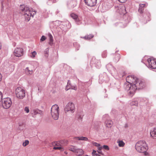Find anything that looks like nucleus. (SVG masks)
<instances>
[{
    "label": "nucleus",
    "instance_id": "1",
    "mask_svg": "<svg viewBox=\"0 0 156 156\" xmlns=\"http://www.w3.org/2000/svg\"><path fill=\"white\" fill-rule=\"evenodd\" d=\"M135 148L136 150L140 153L144 152L145 155H147L148 153L146 152L147 148V145L144 141H139L136 144Z\"/></svg>",
    "mask_w": 156,
    "mask_h": 156
},
{
    "label": "nucleus",
    "instance_id": "2",
    "mask_svg": "<svg viewBox=\"0 0 156 156\" xmlns=\"http://www.w3.org/2000/svg\"><path fill=\"white\" fill-rule=\"evenodd\" d=\"M51 114L52 118L55 120L58 119L59 115V108L57 105H53L51 108Z\"/></svg>",
    "mask_w": 156,
    "mask_h": 156
},
{
    "label": "nucleus",
    "instance_id": "3",
    "mask_svg": "<svg viewBox=\"0 0 156 156\" xmlns=\"http://www.w3.org/2000/svg\"><path fill=\"white\" fill-rule=\"evenodd\" d=\"M15 94L18 98L22 99L25 96V91L22 87H19L15 90Z\"/></svg>",
    "mask_w": 156,
    "mask_h": 156
},
{
    "label": "nucleus",
    "instance_id": "4",
    "mask_svg": "<svg viewBox=\"0 0 156 156\" xmlns=\"http://www.w3.org/2000/svg\"><path fill=\"white\" fill-rule=\"evenodd\" d=\"M133 84L134 86L137 88V89L138 90L142 89L146 86V84L144 80L137 78Z\"/></svg>",
    "mask_w": 156,
    "mask_h": 156
},
{
    "label": "nucleus",
    "instance_id": "5",
    "mask_svg": "<svg viewBox=\"0 0 156 156\" xmlns=\"http://www.w3.org/2000/svg\"><path fill=\"white\" fill-rule=\"evenodd\" d=\"M12 104L11 99L9 98H4L2 100V106L5 109L9 108Z\"/></svg>",
    "mask_w": 156,
    "mask_h": 156
},
{
    "label": "nucleus",
    "instance_id": "6",
    "mask_svg": "<svg viewBox=\"0 0 156 156\" xmlns=\"http://www.w3.org/2000/svg\"><path fill=\"white\" fill-rule=\"evenodd\" d=\"M126 90H127L128 93L130 95L133 94L137 89L133 84H128L127 85L126 87Z\"/></svg>",
    "mask_w": 156,
    "mask_h": 156
},
{
    "label": "nucleus",
    "instance_id": "7",
    "mask_svg": "<svg viewBox=\"0 0 156 156\" xmlns=\"http://www.w3.org/2000/svg\"><path fill=\"white\" fill-rule=\"evenodd\" d=\"M148 63V67L152 69H156V59L153 58H148L147 60Z\"/></svg>",
    "mask_w": 156,
    "mask_h": 156
},
{
    "label": "nucleus",
    "instance_id": "8",
    "mask_svg": "<svg viewBox=\"0 0 156 156\" xmlns=\"http://www.w3.org/2000/svg\"><path fill=\"white\" fill-rule=\"evenodd\" d=\"M75 108L74 104L72 102H69L66 105L65 108V111L66 112L69 111L72 112L74 111Z\"/></svg>",
    "mask_w": 156,
    "mask_h": 156
},
{
    "label": "nucleus",
    "instance_id": "9",
    "mask_svg": "<svg viewBox=\"0 0 156 156\" xmlns=\"http://www.w3.org/2000/svg\"><path fill=\"white\" fill-rule=\"evenodd\" d=\"M13 54L16 57H20L23 55V50L21 48H16L15 49Z\"/></svg>",
    "mask_w": 156,
    "mask_h": 156
},
{
    "label": "nucleus",
    "instance_id": "10",
    "mask_svg": "<svg viewBox=\"0 0 156 156\" xmlns=\"http://www.w3.org/2000/svg\"><path fill=\"white\" fill-rule=\"evenodd\" d=\"M137 78L133 75L129 76L127 77L126 80L129 84H134Z\"/></svg>",
    "mask_w": 156,
    "mask_h": 156
},
{
    "label": "nucleus",
    "instance_id": "11",
    "mask_svg": "<svg viewBox=\"0 0 156 156\" xmlns=\"http://www.w3.org/2000/svg\"><path fill=\"white\" fill-rule=\"evenodd\" d=\"M85 3L88 6L92 7L96 4L97 0H85Z\"/></svg>",
    "mask_w": 156,
    "mask_h": 156
},
{
    "label": "nucleus",
    "instance_id": "12",
    "mask_svg": "<svg viewBox=\"0 0 156 156\" xmlns=\"http://www.w3.org/2000/svg\"><path fill=\"white\" fill-rule=\"evenodd\" d=\"M117 12L120 14L124 15L126 13L125 7L123 5H120L118 7Z\"/></svg>",
    "mask_w": 156,
    "mask_h": 156
},
{
    "label": "nucleus",
    "instance_id": "13",
    "mask_svg": "<svg viewBox=\"0 0 156 156\" xmlns=\"http://www.w3.org/2000/svg\"><path fill=\"white\" fill-rule=\"evenodd\" d=\"M22 11L23 12L24 14H27L30 15L34 16V13L32 15L33 12L30 10L29 7H25L24 8L21 9Z\"/></svg>",
    "mask_w": 156,
    "mask_h": 156
},
{
    "label": "nucleus",
    "instance_id": "14",
    "mask_svg": "<svg viewBox=\"0 0 156 156\" xmlns=\"http://www.w3.org/2000/svg\"><path fill=\"white\" fill-rule=\"evenodd\" d=\"M105 125L106 127L111 128L113 125V122L111 120L107 119L105 122Z\"/></svg>",
    "mask_w": 156,
    "mask_h": 156
},
{
    "label": "nucleus",
    "instance_id": "15",
    "mask_svg": "<svg viewBox=\"0 0 156 156\" xmlns=\"http://www.w3.org/2000/svg\"><path fill=\"white\" fill-rule=\"evenodd\" d=\"M75 153L77 155L81 156L83 154L84 152L83 150L82 149H76Z\"/></svg>",
    "mask_w": 156,
    "mask_h": 156
},
{
    "label": "nucleus",
    "instance_id": "16",
    "mask_svg": "<svg viewBox=\"0 0 156 156\" xmlns=\"http://www.w3.org/2000/svg\"><path fill=\"white\" fill-rule=\"evenodd\" d=\"M146 6V4H140L138 9L139 12L140 13H142L144 8Z\"/></svg>",
    "mask_w": 156,
    "mask_h": 156
},
{
    "label": "nucleus",
    "instance_id": "17",
    "mask_svg": "<svg viewBox=\"0 0 156 156\" xmlns=\"http://www.w3.org/2000/svg\"><path fill=\"white\" fill-rule=\"evenodd\" d=\"M25 73L28 75H30L32 73V70H30L28 67H27L25 69Z\"/></svg>",
    "mask_w": 156,
    "mask_h": 156
},
{
    "label": "nucleus",
    "instance_id": "18",
    "mask_svg": "<svg viewBox=\"0 0 156 156\" xmlns=\"http://www.w3.org/2000/svg\"><path fill=\"white\" fill-rule=\"evenodd\" d=\"M92 144L94 146L97 147L99 150L101 151V150L102 147L100 144L94 142H92Z\"/></svg>",
    "mask_w": 156,
    "mask_h": 156
},
{
    "label": "nucleus",
    "instance_id": "19",
    "mask_svg": "<svg viewBox=\"0 0 156 156\" xmlns=\"http://www.w3.org/2000/svg\"><path fill=\"white\" fill-rule=\"evenodd\" d=\"M151 135L154 139H156V129L151 132Z\"/></svg>",
    "mask_w": 156,
    "mask_h": 156
},
{
    "label": "nucleus",
    "instance_id": "20",
    "mask_svg": "<svg viewBox=\"0 0 156 156\" xmlns=\"http://www.w3.org/2000/svg\"><path fill=\"white\" fill-rule=\"evenodd\" d=\"M75 138L77 139L78 140L87 141L88 140V139L87 137L84 136H80L78 137H75Z\"/></svg>",
    "mask_w": 156,
    "mask_h": 156
},
{
    "label": "nucleus",
    "instance_id": "21",
    "mask_svg": "<svg viewBox=\"0 0 156 156\" xmlns=\"http://www.w3.org/2000/svg\"><path fill=\"white\" fill-rule=\"evenodd\" d=\"M34 115H36L37 114H40V115H42L43 112L42 111L39 110L38 109H35L34 110Z\"/></svg>",
    "mask_w": 156,
    "mask_h": 156
},
{
    "label": "nucleus",
    "instance_id": "22",
    "mask_svg": "<svg viewBox=\"0 0 156 156\" xmlns=\"http://www.w3.org/2000/svg\"><path fill=\"white\" fill-rule=\"evenodd\" d=\"M117 143L119 147H123L125 144V143L122 140L118 141Z\"/></svg>",
    "mask_w": 156,
    "mask_h": 156
},
{
    "label": "nucleus",
    "instance_id": "23",
    "mask_svg": "<svg viewBox=\"0 0 156 156\" xmlns=\"http://www.w3.org/2000/svg\"><path fill=\"white\" fill-rule=\"evenodd\" d=\"M94 36L92 34L87 35L84 37L83 38L85 39L90 40Z\"/></svg>",
    "mask_w": 156,
    "mask_h": 156
},
{
    "label": "nucleus",
    "instance_id": "24",
    "mask_svg": "<svg viewBox=\"0 0 156 156\" xmlns=\"http://www.w3.org/2000/svg\"><path fill=\"white\" fill-rule=\"evenodd\" d=\"M24 16L26 20H27V21H29L30 20L31 16H33V15H30L27 14H25Z\"/></svg>",
    "mask_w": 156,
    "mask_h": 156
},
{
    "label": "nucleus",
    "instance_id": "25",
    "mask_svg": "<svg viewBox=\"0 0 156 156\" xmlns=\"http://www.w3.org/2000/svg\"><path fill=\"white\" fill-rule=\"evenodd\" d=\"M69 149L70 151L75 153V151H76V149L75 148V147L73 146H70L69 147Z\"/></svg>",
    "mask_w": 156,
    "mask_h": 156
},
{
    "label": "nucleus",
    "instance_id": "26",
    "mask_svg": "<svg viewBox=\"0 0 156 156\" xmlns=\"http://www.w3.org/2000/svg\"><path fill=\"white\" fill-rule=\"evenodd\" d=\"M48 36L49 38L50 44L51 43H52L53 41V37L52 35L50 33H48Z\"/></svg>",
    "mask_w": 156,
    "mask_h": 156
},
{
    "label": "nucleus",
    "instance_id": "27",
    "mask_svg": "<svg viewBox=\"0 0 156 156\" xmlns=\"http://www.w3.org/2000/svg\"><path fill=\"white\" fill-rule=\"evenodd\" d=\"M53 149L54 150H57L58 149L61 150V151H63L64 149L63 148L61 147L60 146H57V147H53Z\"/></svg>",
    "mask_w": 156,
    "mask_h": 156
},
{
    "label": "nucleus",
    "instance_id": "28",
    "mask_svg": "<svg viewBox=\"0 0 156 156\" xmlns=\"http://www.w3.org/2000/svg\"><path fill=\"white\" fill-rule=\"evenodd\" d=\"M72 18L73 19H74V20L77 18L78 17V16L76 15V14L74 13H72L70 14Z\"/></svg>",
    "mask_w": 156,
    "mask_h": 156
},
{
    "label": "nucleus",
    "instance_id": "29",
    "mask_svg": "<svg viewBox=\"0 0 156 156\" xmlns=\"http://www.w3.org/2000/svg\"><path fill=\"white\" fill-rule=\"evenodd\" d=\"M29 141L28 140H25L24 142H23V145L24 147H25L27 146L29 144Z\"/></svg>",
    "mask_w": 156,
    "mask_h": 156
},
{
    "label": "nucleus",
    "instance_id": "30",
    "mask_svg": "<svg viewBox=\"0 0 156 156\" xmlns=\"http://www.w3.org/2000/svg\"><path fill=\"white\" fill-rule=\"evenodd\" d=\"M31 54L32 55L30 56V57L31 58H34L37 55V52L35 51H34L31 53Z\"/></svg>",
    "mask_w": 156,
    "mask_h": 156
},
{
    "label": "nucleus",
    "instance_id": "31",
    "mask_svg": "<svg viewBox=\"0 0 156 156\" xmlns=\"http://www.w3.org/2000/svg\"><path fill=\"white\" fill-rule=\"evenodd\" d=\"M24 111L27 113H28L30 112V110L29 108L27 107H26L24 108Z\"/></svg>",
    "mask_w": 156,
    "mask_h": 156
},
{
    "label": "nucleus",
    "instance_id": "32",
    "mask_svg": "<svg viewBox=\"0 0 156 156\" xmlns=\"http://www.w3.org/2000/svg\"><path fill=\"white\" fill-rule=\"evenodd\" d=\"M102 148H104V149L106 150H109V147L107 145H103L102 147Z\"/></svg>",
    "mask_w": 156,
    "mask_h": 156
},
{
    "label": "nucleus",
    "instance_id": "33",
    "mask_svg": "<svg viewBox=\"0 0 156 156\" xmlns=\"http://www.w3.org/2000/svg\"><path fill=\"white\" fill-rule=\"evenodd\" d=\"M75 21L78 24H79L80 23V20L79 18L78 17L75 20Z\"/></svg>",
    "mask_w": 156,
    "mask_h": 156
},
{
    "label": "nucleus",
    "instance_id": "34",
    "mask_svg": "<svg viewBox=\"0 0 156 156\" xmlns=\"http://www.w3.org/2000/svg\"><path fill=\"white\" fill-rule=\"evenodd\" d=\"M46 37L44 36H42L40 39V41H44L46 40Z\"/></svg>",
    "mask_w": 156,
    "mask_h": 156
},
{
    "label": "nucleus",
    "instance_id": "35",
    "mask_svg": "<svg viewBox=\"0 0 156 156\" xmlns=\"http://www.w3.org/2000/svg\"><path fill=\"white\" fill-rule=\"evenodd\" d=\"M96 153V151L94 150H93L92 153L93 156H95V155L96 156L97 154H98Z\"/></svg>",
    "mask_w": 156,
    "mask_h": 156
},
{
    "label": "nucleus",
    "instance_id": "36",
    "mask_svg": "<svg viewBox=\"0 0 156 156\" xmlns=\"http://www.w3.org/2000/svg\"><path fill=\"white\" fill-rule=\"evenodd\" d=\"M77 118L79 121L82 120V117L81 116V115H78L77 116Z\"/></svg>",
    "mask_w": 156,
    "mask_h": 156
},
{
    "label": "nucleus",
    "instance_id": "37",
    "mask_svg": "<svg viewBox=\"0 0 156 156\" xmlns=\"http://www.w3.org/2000/svg\"><path fill=\"white\" fill-rule=\"evenodd\" d=\"M53 145H56L57 146H59V144L58 142H55L53 143Z\"/></svg>",
    "mask_w": 156,
    "mask_h": 156
},
{
    "label": "nucleus",
    "instance_id": "38",
    "mask_svg": "<svg viewBox=\"0 0 156 156\" xmlns=\"http://www.w3.org/2000/svg\"><path fill=\"white\" fill-rule=\"evenodd\" d=\"M10 67L11 68V70H10V72H11L14 70V67L13 66H10Z\"/></svg>",
    "mask_w": 156,
    "mask_h": 156
},
{
    "label": "nucleus",
    "instance_id": "39",
    "mask_svg": "<svg viewBox=\"0 0 156 156\" xmlns=\"http://www.w3.org/2000/svg\"><path fill=\"white\" fill-rule=\"evenodd\" d=\"M2 93L0 91V101L2 100Z\"/></svg>",
    "mask_w": 156,
    "mask_h": 156
},
{
    "label": "nucleus",
    "instance_id": "40",
    "mask_svg": "<svg viewBox=\"0 0 156 156\" xmlns=\"http://www.w3.org/2000/svg\"><path fill=\"white\" fill-rule=\"evenodd\" d=\"M119 2L121 3L125 2L127 0H118Z\"/></svg>",
    "mask_w": 156,
    "mask_h": 156
},
{
    "label": "nucleus",
    "instance_id": "41",
    "mask_svg": "<svg viewBox=\"0 0 156 156\" xmlns=\"http://www.w3.org/2000/svg\"><path fill=\"white\" fill-rule=\"evenodd\" d=\"M72 88L73 89H74V90H76V89H77V87H76V86L73 87H72Z\"/></svg>",
    "mask_w": 156,
    "mask_h": 156
},
{
    "label": "nucleus",
    "instance_id": "42",
    "mask_svg": "<svg viewBox=\"0 0 156 156\" xmlns=\"http://www.w3.org/2000/svg\"><path fill=\"white\" fill-rule=\"evenodd\" d=\"M2 79V75L0 73V81H1Z\"/></svg>",
    "mask_w": 156,
    "mask_h": 156
},
{
    "label": "nucleus",
    "instance_id": "43",
    "mask_svg": "<svg viewBox=\"0 0 156 156\" xmlns=\"http://www.w3.org/2000/svg\"><path fill=\"white\" fill-rule=\"evenodd\" d=\"M99 151H99H98V153H99L100 154H102V152H101V151Z\"/></svg>",
    "mask_w": 156,
    "mask_h": 156
},
{
    "label": "nucleus",
    "instance_id": "44",
    "mask_svg": "<svg viewBox=\"0 0 156 156\" xmlns=\"http://www.w3.org/2000/svg\"><path fill=\"white\" fill-rule=\"evenodd\" d=\"M2 48V44L1 43H0V50Z\"/></svg>",
    "mask_w": 156,
    "mask_h": 156
},
{
    "label": "nucleus",
    "instance_id": "45",
    "mask_svg": "<svg viewBox=\"0 0 156 156\" xmlns=\"http://www.w3.org/2000/svg\"><path fill=\"white\" fill-rule=\"evenodd\" d=\"M84 156H88L87 155H84Z\"/></svg>",
    "mask_w": 156,
    "mask_h": 156
}]
</instances>
